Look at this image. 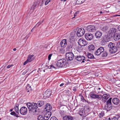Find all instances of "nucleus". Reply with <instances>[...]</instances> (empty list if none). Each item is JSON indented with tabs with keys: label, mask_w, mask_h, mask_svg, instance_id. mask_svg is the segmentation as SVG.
I'll return each mask as SVG.
<instances>
[{
	"label": "nucleus",
	"mask_w": 120,
	"mask_h": 120,
	"mask_svg": "<svg viewBox=\"0 0 120 120\" xmlns=\"http://www.w3.org/2000/svg\"><path fill=\"white\" fill-rule=\"evenodd\" d=\"M108 46L109 48V52L111 53H114L117 51V47L115 46L114 44L110 42L108 45Z\"/></svg>",
	"instance_id": "1"
},
{
	"label": "nucleus",
	"mask_w": 120,
	"mask_h": 120,
	"mask_svg": "<svg viewBox=\"0 0 120 120\" xmlns=\"http://www.w3.org/2000/svg\"><path fill=\"white\" fill-rule=\"evenodd\" d=\"M66 64V60L65 59H62L58 60L57 63V66L62 68Z\"/></svg>",
	"instance_id": "2"
},
{
	"label": "nucleus",
	"mask_w": 120,
	"mask_h": 120,
	"mask_svg": "<svg viewBox=\"0 0 120 120\" xmlns=\"http://www.w3.org/2000/svg\"><path fill=\"white\" fill-rule=\"evenodd\" d=\"M31 109V110L30 111V112H31L34 115L35 114H36V113L38 112V111L37 109V108H38V105L37 103H33Z\"/></svg>",
	"instance_id": "3"
},
{
	"label": "nucleus",
	"mask_w": 120,
	"mask_h": 120,
	"mask_svg": "<svg viewBox=\"0 0 120 120\" xmlns=\"http://www.w3.org/2000/svg\"><path fill=\"white\" fill-rule=\"evenodd\" d=\"M89 109L88 108H82L79 111V114L81 116L86 115L87 114V112H89Z\"/></svg>",
	"instance_id": "4"
},
{
	"label": "nucleus",
	"mask_w": 120,
	"mask_h": 120,
	"mask_svg": "<svg viewBox=\"0 0 120 120\" xmlns=\"http://www.w3.org/2000/svg\"><path fill=\"white\" fill-rule=\"evenodd\" d=\"M66 57L68 60H71L74 57V55L72 52H67L66 55Z\"/></svg>",
	"instance_id": "5"
},
{
	"label": "nucleus",
	"mask_w": 120,
	"mask_h": 120,
	"mask_svg": "<svg viewBox=\"0 0 120 120\" xmlns=\"http://www.w3.org/2000/svg\"><path fill=\"white\" fill-rule=\"evenodd\" d=\"M75 58L76 60L78 61H82V63H84L85 62L84 60L86 61H87V60L86 59L85 57L83 56H75Z\"/></svg>",
	"instance_id": "6"
},
{
	"label": "nucleus",
	"mask_w": 120,
	"mask_h": 120,
	"mask_svg": "<svg viewBox=\"0 0 120 120\" xmlns=\"http://www.w3.org/2000/svg\"><path fill=\"white\" fill-rule=\"evenodd\" d=\"M41 1L40 0H38L37 1H35L31 7L30 10L34 11L35 9H36L39 6Z\"/></svg>",
	"instance_id": "7"
},
{
	"label": "nucleus",
	"mask_w": 120,
	"mask_h": 120,
	"mask_svg": "<svg viewBox=\"0 0 120 120\" xmlns=\"http://www.w3.org/2000/svg\"><path fill=\"white\" fill-rule=\"evenodd\" d=\"M85 32V30L83 28H80L78 30L76 34L78 37H80L83 35Z\"/></svg>",
	"instance_id": "8"
},
{
	"label": "nucleus",
	"mask_w": 120,
	"mask_h": 120,
	"mask_svg": "<svg viewBox=\"0 0 120 120\" xmlns=\"http://www.w3.org/2000/svg\"><path fill=\"white\" fill-rule=\"evenodd\" d=\"M78 43L79 45L83 46H85L87 44L86 41L82 38H81L79 40Z\"/></svg>",
	"instance_id": "9"
},
{
	"label": "nucleus",
	"mask_w": 120,
	"mask_h": 120,
	"mask_svg": "<svg viewBox=\"0 0 120 120\" xmlns=\"http://www.w3.org/2000/svg\"><path fill=\"white\" fill-rule=\"evenodd\" d=\"M104 48L102 47H100L98 48L97 50L95 51V55L98 56L100 55L101 53L104 51Z\"/></svg>",
	"instance_id": "10"
},
{
	"label": "nucleus",
	"mask_w": 120,
	"mask_h": 120,
	"mask_svg": "<svg viewBox=\"0 0 120 120\" xmlns=\"http://www.w3.org/2000/svg\"><path fill=\"white\" fill-rule=\"evenodd\" d=\"M95 26L93 25L88 26L86 28V30L88 31L92 32L94 31L95 30Z\"/></svg>",
	"instance_id": "11"
},
{
	"label": "nucleus",
	"mask_w": 120,
	"mask_h": 120,
	"mask_svg": "<svg viewBox=\"0 0 120 120\" xmlns=\"http://www.w3.org/2000/svg\"><path fill=\"white\" fill-rule=\"evenodd\" d=\"M27 110V108L24 106L22 107L19 110L20 114L22 115H25L26 114Z\"/></svg>",
	"instance_id": "12"
},
{
	"label": "nucleus",
	"mask_w": 120,
	"mask_h": 120,
	"mask_svg": "<svg viewBox=\"0 0 120 120\" xmlns=\"http://www.w3.org/2000/svg\"><path fill=\"white\" fill-rule=\"evenodd\" d=\"M85 37L86 39L87 40L91 41L93 38V36L92 34L87 33L85 34Z\"/></svg>",
	"instance_id": "13"
},
{
	"label": "nucleus",
	"mask_w": 120,
	"mask_h": 120,
	"mask_svg": "<svg viewBox=\"0 0 120 120\" xmlns=\"http://www.w3.org/2000/svg\"><path fill=\"white\" fill-rule=\"evenodd\" d=\"M51 91H49V90L48 89L43 94L44 98L45 99L49 98L51 95Z\"/></svg>",
	"instance_id": "14"
},
{
	"label": "nucleus",
	"mask_w": 120,
	"mask_h": 120,
	"mask_svg": "<svg viewBox=\"0 0 120 120\" xmlns=\"http://www.w3.org/2000/svg\"><path fill=\"white\" fill-rule=\"evenodd\" d=\"M52 114L51 112H46V113L45 114L43 118L45 120H48Z\"/></svg>",
	"instance_id": "15"
},
{
	"label": "nucleus",
	"mask_w": 120,
	"mask_h": 120,
	"mask_svg": "<svg viewBox=\"0 0 120 120\" xmlns=\"http://www.w3.org/2000/svg\"><path fill=\"white\" fill-rule=\"evenodd\" d=\"M102 35V33L100 31H97L95 33V36L97 39L100 38Z\"/></svg>",
	"instance_id": "16"
},
{
	"label": "nucleus",
	"mask_w": 120,
	"mask_h": 120,
	"mask_svg": "<svg viewBox=\"0 0 120 120\" xmlns=\"http://www.w3.org/2000/svg\"><path fill=\"white\" fill-rule=\"evenodd\" d=\"M112 102L115 105H117L119 103L120 100L118 98H115L112 99Z\"/></svg>",
	"instance_id": "17"
},
{
	"label": "nucleus",
	"mask_w": 120,
	"mask_h": 120,
	"mask_svg": "<svg viewBox=\"0 0 120 120\" xmlns=\"http://www.w3.org/2000/svg\"><path fill=\"white\" fill-rule=\"evenodd\" d=\"M45 109L46 112L50 111L52 109V107L49 104H47L45 105Z\"/></svg>",
	"instance_id": "18"
},
{
	"label": "nucleus",
	"mask_w": 120,
	"mask_h": 120,
	"mask_svg": "<svg viewBox=\"0 0 120 120\" xmlns=\"http://www.w3.org/2000/svg\"><path fill=\"white\" fill-rule=\"evenodd\" d=\"M63 120H74L73 117L70 116H65L63 117Z\"/></svg>",
	"instance_id": "19"
},
{
	"label": "nucleus",
	"mask_w": 120,
	"mask_h": 120,
	"mask_svg": "<svg viewBox=\"0 0 120 120\" xmlns=\"http://www.w3.org/2000/svg\"><path fill=\"white\" fill-rule=\"evenodd\" d=\"M67 40L66 39H64L61 42L60 44L62 47L65 46L67 44Z\"/></svg>",
	"instance_id": "20"
},
{
	"label": "nucleus",
	"mask_w": 120,
	"mask_h": 120,
	"mask_svg": "<svg viewBox=\"0 0 120 120\" xmlns=\"http://www.w3.org/2000/svg\"><path fill=\"white\" fill-rule=\"evenodd\" d=\"M114 40L116 41H117L120 39V34H116L113 37Z\"/></svg>",
	"instance_id": "21"
},
{
	"label": "nucleus",
	"mask_w": 120,
	"mask_h": 120,
	"mask_svg": "<svg viewBox=\"0 0 120 120\" xmlns=\"http://www.w3.org/2000/svg\"><path fill=\"white\" fill-rule=\"evenodd\" d=\"M112 104H106L105 107V109L107 111L109 110L112 108Z\"/></svg>",
	"instance_id": "22"
},
{
	"label": "nucleus",
	"mask_w": 120,
	"mask_h": 120,
	"mask_svg": "<svg viewBox=\"0 0 120 120\" xmlns=\"http://www.w3.org/2000/svg\"><path fill=\"white\" fill-rule=\"evenodd\" d=\"M116 31V30L115 28H111L109 30V32L111 36L114 35Z\"/></svg>",
	"instance_id": "23"
},
{
	"label": "nucleus",
	"mask_w": 120,
	"mask_h": 120,
	"mask_svg": "<svg viewBox=\"0 0 120 120\" xmlns=\"http://www.w3.org/2000/svg\"><path fill=\"white\" fill-rule=\"evenodd\" d=\"M34 56V55H30L28 56L27 59L29 60V62H30L34 59V57H33Z\"/></svg>",
	"instance_id": "24"
},
{
	"label": "nucleus",
	"mask_w": 120,
	"mask_h": 120,
	"mask_svg": "<svg viewBox=\"0 0 120 120\" xmlns=\"http://www.w3.org/2000/svg\"><path fill=\"white\" fill-rule=\"evenodd\" d=\"M37 104L38 105V106L39 107H41L44 104V102L43 101H38Z\"/></svg>",
	"instance_id": "25"
},
{
	"label": "nucleus",
	"mask_w": 120,
	"mask_h": 120,
	"mask_svg": "<svg viewBox=\"0 0 120 120\" xmlns=\"http://www.w3.org/2000/svg\"><path fill=\"white\" fill-rule=\"evenodd\" d=\"M88 49L90 51H91L94 50V47L93 45L91 44L88 47Z\"/></svg>",
	"instance_id": "26"
},
{
	"label": "nucleus",
	"mask_w": 120,
	"mask_h": 120,
	"mask_svg": "<svg viewBox=\"0 0 120 120\" xmlns=\"http://www.w3.org/2000/svg\"><path fill=\"white\" fill-rule=\"evenodd\" d=\"M109 97V95L107 94H104L102 96V99H104L105 100H107Z\"/></svg>",
	"instance_id": "27"
},
{
	"label": "nucleus",
	"mask_w": 120,
	"mask_h": 120,
	"mask_svg": "<svg viewBox=\"0 0 120 120\" xmlns=\"http://www.w3.org/2000/svg\"><path fill=\"white\" fill-rule=\"evenodd\" d=\"M15 111L17 113H19V105L18 104L16 103L15 104Z\"/></svg>",
	"instance_id": "28"
},
{
	"label": "nucleus",
	"mask_w": 120,
	"mask_h": 120,
	"mask_svg": "<svg viewBox=\"0 0 120 120\" xmlns=\"http://www.w3.org/2000/svg\"><path fill=\"white\" fill-rule=\"evenodd\" d=\"M90 94L91 98H95L97 94H95L93 92H91L90 93Z\"/></svg>",
	"instance_id": "29"
},
{
	"label": "nucleus",
	"mask_w": 120,
	"mask_h": 120,
	"mask_svg": "<svg viewBox=\"0 0 120 120\" xmlns=\"http://www.w3.org/2000/svg\"><path fill=\"white\" fill-rule=\"evenodd\" d=\"M27 105L29 109V112H30V111L31 110V107L32 106V104L30 103H29L27 104Z\"/></svg>",
	"instance_id": "30"
},
{
	"label": "nucleus",
	"mask_w": 120,
	"mask_h": 120,
	"mask_svg": "<svg viewBox=\"0 0 120 120\" xmlns=\"http://www.w3.org/2000/svg\"><path fill=\"white\" fill-rule=\"evenodd\" d=\"M101 56L102 57H106L108 55V53L105 51H104L102 52Z\"/></svg>",
	"instance_id": "31"
},
{
	"label": "nucleus",
	"mask_w": 120,
	"mask_h": 120,
	"mask_svg": "<svg viewBox=\"0 0 120 120\" xmlns=\"http://www.w3.org/2000/svg\"><path fill=\"white\" fill-rule=\"evenodd\" d=\"M87 57L88 58L91 59H94V58L93 55L90 53H88Z\"/></svg>",
	"instance_id": "32"
},
{
	"label": "nucleus",
	"mask_w": 120,
	"mask_h": 120,
	"mask_svg": "<svg viewBox=\"0 0 120 120\" xmlns=\"http://www.w3.org/2000/svg\"><path fill=\"white\" fill-rule=\"evenodd\" d=\"M85 0H77L76 3L77 4H80L83 3Z\"/></svg>",
	"instance_id": "33"
},
{
	"label": "nucleus",
	"mask_w": 120,
	"mask_h": 120,
	"mask_svg": "<svg viewBox=\"0 0 120 120\" xmlns=\"http://www.w3.org/2000/svg\"><path fill=\"white\" fill-rule=\"evenodd\" d=\"M76 34L77 35L76 32H75L74 31L72 32L71 33L70 36L72 38H73L75 37Z\"/></svg>",
	"instance_id": "34"
},
{
	"label": "nucleus",
	"mask_w": 120,
	"mask_h": 120,
	"mask_svg": "<svg viewBox=\"0 0 120 120\" xmlns=\"http://www.w3.org/2000/svg\"><path fill=\"white\" fill-rule=\"evenodd\" d=\"M101 30L103 31H105L108 29V28L107 26H105L101 27Z\"/></svg>",
	"instance_id": "35"
},
{
	"label": "nucleus",
	"mask_w": 120,
	"mask_h": 120,
	"mask_svg": "<svg viewBox=\"0 0 120 120\" xmlns=\"http://www.w3.org/2000/svg\"><path fill=\"white\" fill-rule=\"evenodd\" d=\"M26 89L27 90H28L27 91L28 92H29L30 90H31V86H30V85L28 84L26 87Z\"/></svg>",
	"instance_id": "36"
},
{
	"label": "nucleus",
	"mask_w": 120,
	"mask_h": 120,
	"mask_svg": "<svg viewBox=\"0 0 120 120\" xmlns=\"http://www.w3.org/2000/svg\"><path fill=\"white\" fill-rule=\"evenodd\" d=\"M102 98V95H98L97 94L95 98H97L99 100H101Z\"/></svg>",
	"instance_id": "37"
},
{
	"label": "nucleus",
	"mask_w": 120,
	"mask_h": 120,
	"mask_svg": "<svg viewBox=\"0 0 120 120\" xmlns=\"http://www.w3.org/2000/svg\"><path fill=\"white\" fill-rule=\"evenodd\" d=\"M112 98H109V99L106 102V104H112Z\"/></svg>",
	"instance_id": "38"
},
{
	"label": "nucleus",
	"mask_w": 120,
	"mask_h": 120,
	"mask_svg": "<svg viewBox=\"0 0 120 120\" xmlns=\"http://www.w3.org/2000/svg\"><path fill=\"white\" fill-rule=\"evenodd\" d=\"M72 43L71 42H69L68 45V48L69 49L71 48L72 47Z\"/></svg>",
	"instance_id": "39"
},
{
	"label": "nucleus",
	"mask_w": 120,
	"mask_h": 120,
	"mask_svg": "<svg viewBox=\"0 0 120 120\" xmlns=\"http://www.w3.org/2000/svg\"><path fill=\"white\" fill-rule=\"evenodd\" d=\"M38 120H44V119L42 115H39L38 117Z\"/></svg>",
	"instance_id": "40"
},
{
	"label": "nucleus",
	"mask_w": 120,
	"mask_h": 120,
	"mask_svg": "<svg viewBox=\"0 0 120 120\" xmlns=\"http://www.w3.org/2000/svg\"><path fill=\"white\" fill-rule=\"evenodd\" d=\"M118 117L117 116H116L112 119V120H118Z\"/></svg>",
	"instance_id": "41"
},
{
	"label": "nucleus",
	"mask_w": 120,
	"mask_h": 120,
	"mask_svg": "<svg viewBox=\"0 0 120 120\" xmlns=\"http://www.w3.org/2000/svg\"><path fill=\"white\" fill-rule=\"evenodd\" d=\"M81 99L82 101L83 102H86V100L84 98V97L82 96L81 98Z\"/></svg>",
	"instance_id": "42"
},
{
	"label": "nucleus",
	"mask_w": 120,
	"mask_h": 120,
	"mask_svg": "<svg viewBox=\"0 0 120 120\" xmlns=\"http://www.w3.org/2000/svg\"><path fill=\"white\" fill-rule=\"evenodd\" d=\"M50 120H58L55 117L53 116L51 118Z\"/></svg>",
	"instance_id": "43"
},
{
	"label": "nucleus",
	"mask_w": 120,
	"mask_h": 120,
	"mask_svg": "<svg viewBox=\"0 0 120 120\" xmlns=\"http://www.w3.org/2000/svg\"><path fill=\"white\" fill-rule=\"evenodd\" d=\"M104 115V113L103 112H101V113L99 114V116L100 118L103 117Z\"/></svg>",
	"instance_id": "44"
},
{
	"label": "nucleus",
	"mask_w": 120,
	"mask_h": 120,
	"mask_svg": "<svg viewBox=\"0 0 120 120\" xmlns=\"http://www.w3.org/2000/svg\"><path fill=\"white\" fill-rule=\"evenodd\" d=\"M117 48H120V41L118 42L116 44Z\"/></svg>",
	"instance_id": "45"
},
{
	"label": "nucleus",
	"mask_w": 120,
	"mask_h": 120,
	"mask_svg": "<svg viewBox=\"0 0 120 120\" xmlns=\"http://www.w3.org/2000/svg\"><path fill=\"white\" fill-rule=\"evenodd\" d=\"M48 68H55V67L53 66L52 65H51L48 67Z\"/></svg>",
	"instance_id": "46"
},
{
	"label": "nucleus",
	"mask_w": 120,
	"mask_h": 120,
	"mask_svg": "<svg viewBox=\"0 0 120 120\" xmlns=\"http://www.w3.org/2000/svg\"><path fill=\"white\" fill-rule=\"evenodd\" d=\"M52 55V54H50L48 56V59L49 60H50L51 58V57Z\"/></svg>",
	"instance_id": "47"
},
{
	"label": "nucleus",
	"mask_w": 120,
	"mask_h": 120,
	"mask_svg": "<svg viewBox=\"0 0 120 120\" xmlns=\"http://www.w3.org/2000/svg\"><path fill=\"white\" fill-rule=\"evenodd\" d=\"M29 62V60L28 59H27L23 63V65H26L27 63Z\"/></svg>",
	"instance_id": "48"
},
{
	"label": "nucleus",
	"mask_w": 120,
	"mask_h": 120,
	"mask_svg": "<svg viewBox=\"0 0 120 120\" xmlns=\"http://www.w3.org/2000/svg\"><path fill=\"white\" fill-rule=\"evenodd\" d=\"M43 20L40 21V22H38L36 26L37 25V26H39L43 22Z\"/></svg>",
	"instance_id": "49"
},
{
	"label": "nucleus",
	"mask_w": 120,
	"mask_h": 120,
	"mask_svg": "<svg viewBox=\"0 0 120 120\" xmlns=\"http://www.w3.org/2000/svg\"><path fill=\"white\" fill-rule=\"evenodd\" d=\"M45 5H47L50 2L49 0H48L47 1H46V2H45Z\"/></svg>",
	"instance_id": "50"
},
{
	"label": "nucleus",
	"mask_w": 120,
	"mask_h": 120,
	"mask_svg": "<svg viewBox=\"0 0 120 120\" xmlns=\"http://www.w3.org/2000/svg\"><path fill=\"white\" fill-rule=\"evenodd\" d=\"M30 34V33L28 34V35H26V37L24 39H26V40L28 38V37H29Z\"/></svg>",
	"instance_id": "51"
},
{
	"label": "nucleus",
	"mask_w": 120,
	"mask_h": 120,
	"mask_svg": "<svg viewBox=\"0 0 120 120\" xmlns=\"http://www.w3.org/2000/svg\"><path fill=\"white\" fill-rule=\"evenodd\" d=\"M16 113L14 112H11L10 114L12 115H14L15 116V114Z\"/></svg>",
	"instance_id": "52"
},
{
	"label": "nucleus",
	"mask_w": 120,
	"mask_h": 120,
	"mask_svg": "<svg viewBox=\"0 0 120 120\" xmlns=\"http://www.w3.org/2000/svg\"><path fill=\"white\" fill-rule=\"evenodd\" d=\"M44 1L43 0H42L41 1V4L40 5V6H42V5L44 4Z\"/></svg>",
	"instance_id": "53"
},
{
	"label": "nucleus",
	"mask_w": 120,
	"mask_h": 120,
	"mask_svg": "<svg viewBox=\"0 0 120 120\" xmlns=\"http://www.w3.org/2000/svg\"><path fill=\"white\" fill-rule=\"evenodd\" d=\"M13 66V65L12 64L9 65L7 67V68H9Z\"/></svg>",
	"instance_id": "54"
},
{
	"label": "nucleus",
	"mask_w": 120,
	"mask_h": 120,
	"mask_svg": "<svg viewBox=\"0 0 120 120\" xmlns=\"http://www.w3.org/2000/svg\"><path fill=\"white\" fill-rule=\"evenodd\" d=\"M79 13V12L77 11L75 12V13L74 14V16L75 17L76 16L77 14Z\"/></svg>",
	"instance_id": "55"
},
{
	"label": "nucleus",
	"mask_w": 120,
	"mask_h": 120,
	"mask_svg": "<svg viewBox=\"0 0 120 120\" xmlns=\"http://www.w3.org/2000/svg\"><path fill=\"white\" fill-rule=\"evenodd\" d=\"M27 72V71L26 70H25L24 72H23L22 74L24 75H25Z\"/></svg>",
	"instance_id": "56"
},
{
	"label": "nucleus",
	"mask_w": 120,
	"mask_h": 120,
	"mask_svg": "<svg viewBox=\"0 0 120 120\" xmlns=\"http://www.w3.org/2000/svg\"><path fill=\"white\" fill-rule=\"evenodd\" d=\"M101 39L102 40L101 41L102 42H105V38H102Z\"/></svg>",
	"instance_id": "57"
},
{
	"label": "nucleus",
	"mask_w": 120,
	"mask_h": 120,
	"mask_svg": "<svg viewBox=\"0 0 120 120\" xmlns=\"http://www.w3.org/2000/svg\"><path fill=\"white\" fill-rule=\"evenodd\" d=\"M82 120H87V118L86 117H84Z\"/></svg>",
	"instance_id": "58"
},
{
	"label": "nucleus",
	"mask_w": 120,
	"mask_h": 120,
	"mask_svg": "<svg viewBox=\"0 0 120 120\" xmlns=\"http://www.w3.org/2000/svg\"><path fill=\"white\" fill-rule=\"evenodd\" d=\"M118 29L119 31H120V25L118 26Z\"/></svg>",
	"instance_id": "59"
},
{
	"label": "nucleus",
	"mask_w": 120,
	"mask_h": 120,
	"mask_svg": "<svg viewBox=\"0 0 120 120\" xmlns=\"http://www.w3.org/2000/svg\"><path fill=\"white\" fill-rule=\"evenodd\" d=\"M64 84V83H62L61 84H60V86H63Z\"/></svg>",
	"instance_id": "60"
},
{
	"label": "nucleus",
	"mask_w": 120,
	"mask_h": 120,
	"mask_svg": "<svg viewBox=\"0 0 120 120\" xmlns=\"http://www.w3.org/2000/svg\"><path fill=\"white\" fill-rule=\"evenodd\" d=\"M14 116H15L16 117H19L18 115L16 114V113L15 114V115Z\"/></svg>",
	"instance_id": "61"
},
{
	"label": "nucleus",
	"mask_w": 120,
	"mask_h": 120,
	"mask_svg": "<svg viewBox=\"0 0 120 120\" xmlns=\"http://www.w3.org/2000/svg\"><path fill=\"white\" fill-rule=\"evenodd\" d=\"M116 116H118V119L120 117V115L119 114H118L117 115H116Z\"/></svg>",
	"instance_id": "62"
},
{
	"label": "nucleus",
	"mask_w": 120,
	"mask_h": 120,
	"mask_svg": "<svg viewBox=\"0 0 120 120\" xmlns=\"http://www.w3.org/2000/svg\"><path fill=\"white\" fill-rule=\"evenodd\" d=\"M73 90L74 91H76V90L75 88H74L73 89Z\"/></svg>",
	"instance_id": "63"
},
{
	"label": "nucleus",
	"mask_w": 120,
	"mask_h": 120,
	"mask_svg": "<svg viewBox=\"0 0 120 120\" xmlns=\"http://www.w3.org/2000/svg\"><path fill=\"white\" fill-rule=\"evenodd\" d=\"M16 50V49L15 48H14L13 49V50L14 51H15Z\"/></svg>",
	"instance_id": "64"
}]
</instances>
